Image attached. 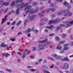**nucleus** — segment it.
<instances>
[{"mask_svg": "<svg viewBox=\"0 0 73 73\" xmlns=\"http://www.w3.org/2000/svg\"><path fill=\"white\" fill-rule=\"evenodd\" d=\"M68 12V13H66L63 15V16H68H68H72V13H70L69 10H66V11L65 10H62L60 11H59L57 14V15L60 16V15H61L62 13H65V12Z\"/></svg>", "mask_w": 73, "mask_h": 73, "instance_id": "f257e3e1", "label": "nucleus"}, {"mask_svg": "<svg viewBox=\"0 0 73 73\" xmlns=\"http://www.w3.org/2000/svg\"><path fill=\"white\" fill-rule=\"evenodd\" d=\"M28 3L25 4L24 3H22L21 5H18V7H20V6L21 7H19V8L17 9L16 10V14L18 15H19V9H22L23 7H27L28 6Z\"/></svg>", "mask_w": 73, "mask_h": 73, "instance_id": "f03ea898", "label": "nucleus"}, {"mask_svg": "<svg viewBox=\"0 0 73 73\" xmlns=\"http://www.w3.org/2000/svg\"><path fill=\"white\" fill-rule=\"evenodd\" d=\"M50 7H53V8L52 9L50 8L48 9H46V11H47V13H48V12H49V11H52L53 12H54L55 11V9H54V8H56L57 7L56 6L54 5L52 3H50Z\"/></svg>", "mask_w": 73, "mask_h": 73, "instance_id": "7ed1b4c3", "label": "nucleus"}, {"mask_svg": "<svg viewBox=\"0 0 73 73\" xmlns=\"http://www.w3.org/2000/svg\"><path fill=\"white\" fill-rule=\"evenodd\" d=\"M38 11V8H36V10H33V9H31L30 10H28L26 12V13H29L30 14H33L36 13Z\"/></svg>", "mask_w": 73, "mask_h": 73, "instance_id": "20e7f679", "label": "nucleus"}, {"mask_svg": "<svg viewBox=\"0 0 73 73\" xmlns=\"http://www.w3.org/2000/svg\"><path fill=\"white\" fill-rule=\"evenodd\" d=\"M60 19H57L54 20V21H50L49 23V25L51 24H55V23H57L60 22Z\"/></svg>", "mask_w": 73, "mask_h": 73, "instance_id": "39448f33", "label": "nucleus"}, {"mask_svg": "<svg viewBox=\"0 0 73 73\" xmlns=\"http://www.w3.org/2000/svg\"><path fill=\"white\" fill-rule=\"evenodd\" d=\"M57 59H59L61 61H69V59L67 57H66L64 59H62V57L61 56H58Z\"/></svg>", "mask_w": 73, "mask_h": 73, "instance_id": "423d86ee", "label": "nucleus"}, {"mask_svg": "<svg viewBox=\"0 0 73 73\" xmlns=\"http://www.w3.org/2000/svg\"><path fill=\"white\" fill-rule=\"evenodd\" d=\"M65 24H67L66 26V28L67 27H70V25H72L73 24V21H72L71 22H69L67 21H66L65 23Z\"/></svg>", "mask_w": 73, "mask_h": 73, "instance_id": "0eeeda50", "label": "nucleus"}, {"mask_svg": "<svg viewBox=\"0 0 73 73\" xmlns=\"http://www.w3.org/2000/svg\"><path fill=\"white\" fill-rule=\"evenodd\" d=\"M63 4L65 7H67V8L68 9H70L71 8V6H70V4H68V3L66 2V1H64Z\"/></svg>", "mask_w": 73, "mask_h": 73, "instance_id": "6e6552de", "label": "nucleus"}, {"mask_svg": "<svg viewBox=\"0 0 73 73\" xmlns=\"http://www.w3.org/2000/svg\"><path fill=\"white\" fill-rule=\"evenodd\" d=\"M69 67V64L67 63H65L64 64V66H62L61 67L62 69H64V68H65V69H68Z\"/></svg>", "mask_w": 73, "mask_h": 73, "instance_id": "1a4fd4ad", "label": "nucleus"}, {"mask_svg": "<svg viewBox=\"0 0 73 73\" xmlns=\"http://www.w3.org/2000/svg\"><path fill=\"white\" fill-rule=\"evenodd\" d=\"M69 45V44H64V47L63 48V50H68V47H67Z\"/></svg>", "mask_w": 73, "mask_h": 73, "instance_id": "9d476101", "label": "nucleus"}, {"mask_svg": "<svg viewBox=\"0 0 73 73\" xmlns=\"http://www.w3.org/2000/svg\"><path fill=\"white\" fill-rule=\"evenodd\" d=\"M0 46L1 47H3L4 48H6L7 46V45L5 44L4 42H3L1 44Z\"/></svg>", "mask_w": 73, "mask_h": 73, "instance_id": "9b49d317", "label": "nucleus"}, {"mask_svg": "<svg viewBox=\"0 0 73 73\" xmlns=\"http://www.w3.org/2000/svg\"><path fill=\"white\" fill-rule=\"evenodd\" d=\"M9 4V3L4 2L1 5V6H3L4 5H5V6H8Z\"/></svg>", "mask_w": 73, "mask_h": 73, "instance_id": "f8f14e48", "label": "nucleus"}, {"mask_svg": "<svg viewBox=\"0 0 73 73\" xmlns=\"http://www.w3.org/2000/svg\"><path fill=\"white\" fill-rule=\"evenodd\" d=\"M47 40H48L47 38H45L44 40L43 41H39V43H44V42H46V41H47Z\"/></svg>", "mask_w": 73, "mask_h": 73, "instance_id": "ddd939ff", "label": "nucleus"}, {"mask_svg": "<svg viewBox=\"0 0 73 73\" xmlns=\"http://www.w3.org/2000/svg\"><path fill=\"white\" fill-rule=\"evenodd\" d=\"M48 21V19L46 18H42L40 20V21H44V22L45 21Z\"/></svg>", "mask_w": 73, "mask_h": 73, "instance_id": "4468645a", "label": "nucleus"}, {"mask_svg": "<svg viewBox=\"0 0 73 73\" xmlns=\"http://www.w3.org/2000/svg\"><path fill=\"white\" fill-rule=\"evenodd\" d=\"M36 16H37L36 15H34L32 17H30V20H31V21H32V20H33L35 17Z\"/></svg>", "mask_w": 73, "mask_h": 73, "instance_id": "2eb2a0df", "label": "nucleus"}, {"mask_svg": "<svg viewBox=\"0 0 73 73\" xmlns=\"http://www.w3.org/2000/svg\"><path fill=\"white\" fill-rule=\"evenodd\" d=\"M30 53V51H29L28 53H27L26 54H25V53H24L23 55L22 56V58H24L25 57V54H28Z\"/></svg>", "mask_w": 73, "mask_h": 73, "instance_id": "dca6fc26", "label": "nucleus"}, {"mask_svg": "<svg viewBox=\"0 0 73 73\" xmlns=\"http://www.w3.org/2000/svg\"><path fill=\"white\" fill-rule=\"evenodd\" d=\"M31 32V29H28L27 30H26V32H25V33L26 34H27V33H29V32Z\"/></svg>", "mask_w": 73, "mask_h": 73, "instance_id": "f3484780", "label": "nucleus"}, {"mask_svg": "<svg viewBox=\"0 0 73 73\" xmlns=\"http://www.w3.org/2000/svg\"><path fill=\"white\" fill-rule=\"evenodd\" d=\"M54 28V26L53 25H51L49 27H46V28H48L49 29H52V28Z\"/></svg>", "mask_w": 73, "mask_h": 73, "instance_id": "a211bd4d", "label": "nucleus"}, {"mask_svg": "<svg viewBox=\"0 0 73 73\" xmlns=\"http://www.w3.org/2000/svg\"><path fill=\"white\" fill-rule=\"evenodd\" d=\"M32 8V6H29L26 7L25 9V11H26L27 9H31Z\"/></svg>", "mask_w": 73, "mask_h": 73, "instance_id": "6ab92c4d", "label": "nucleus"}, {"mask_svg": "<svg viewBox=\"0 0 73 73\" xmlns=\"http://www.w3.org/2000/svg\"><path fill=\"white\" fill-rule=\"evenodd\" d=\"M56 49L58 50H60V49H62V47L60 46H58L56 47Z\"/></svg>", "mask_w": 73, "mask_h": 73, "instance_id": "aec40b11", "label": "nucleus"}, {"mask_svg": "<svg viewBox=\"0 0 73 73\" xmlns=\"http://www.w3.org/2000/svg\"><path fill=\"white\" fill-rule=\"evenodd\" d=\"M7 20V19H3L1 23V24H3V23H4V22H5V21H6Z\"/></svg>", "mask_w": 73, "mask_h": 73, "instance_id": "412c9836", "label": "nucleus"}, {"mask_svg": "<svg viewBox=\"0 0 73 73\" xmlns=\"http://www.w3.org/2000/svg\"><path fill=\"white\" fill-rule=\"evenodd\" d=\"M15 1H13L12 3L11 4V5L12 6V7H13V6H14L15 5Z\"/></svg>", "mask_w": 73, "mask_h": 73, "instance_id": "4be33fe9", "label": "nucleus"}, {"mask_svg": "<svg viewBox=\"0 0 73 73\" xmlns=\"http://www.w3.org/2000/svg\"><path fill=\"white\" fill-rule=\"evenodd\" d=\"M12 12H13V13H15V11H14V10H12L8 14V15H11L12 14Z\"/></svg>", "mask_w": 73, "mask_h": 73, "instance_id": "5701e85b", "label": "nucleus"}, {"mask_svg": "<svg viewBox=\"0 0 73 73\" xmlns=\"http://www.w3.org/2000/svg\"><path fill=\"white\" fill-rule=\"evenodd\" d=\"M6 70L9 72L11 73L12 72V70L11 69H8V68H6Z\"/></svg>", "mask_w": 73, "mask_h": 73, "instance_id": "b1692460", "label": "nucleus"}, {"mask_svg": "<svg viewBox=\"0 0 73 73\" xmlns=\"http://www.w3.org/2000/svg\"><path fill=\"white\" fill-rule=\"evenodd\" d=\"M21 21H19L16 24V25L17 26H18V25H19L20 24H21Z\"/></svg>", "mask_w": 73, "mask_h": 73, "instance_id": "393cba45", "label": "nucleus"}, {"mask_svg": "<svg viewBox=\"0 0 73 73\" xmlns=\"http://www.w3.org/2000/svg\"><path fill=\"white\" fill-rule=\"evenodd\" d=\"M62 36L63 38H65V37H66V34H63L62 35Z\"/></svg>", "mask_w": 73, "mask_h": 73, "instance_id": "a878e982", "label": "nucleus"}, {"mask_svg": "<svg viewBox=\"0 0 73 73\" xmlns=\"http://www.w3.org/2000/svg\"><path fill=\"white\" fill-rule=\"evenodd\" d=\"M23 1V0H17L16 1V2L17 3H19V2H22Z\"/></svg>", "mask_w": 73, "mask_h": 73, "instance_id": "bb28decb", "label": "nucleus"}, {"mask_svg": "<svg viewBox=\"0 0 73 73\" xmlns=\"http://www.w3.org/2000/svg\"><path fill=\"white\" fill-rule=\"evenodd\" d=\"M10 40H11L12 41H15V38H11Z\"/></svg>", "mask_w": 73, "mask_h": 73, "instance_id": "cd10ccee", "label": "nucleus"}, {"mask_svg": "<svg viewBox=\"0 0 73 73\" xmlns=\"http://www.w3.org/2000/svg\"><path fill=\"white\" fill-rule=\"evenodd\" d=\"M10 54H8V53H6V55H5V56L6 57V58H7L8 56H9Z\"/></svg>", "mask_w": 73, "mask_h": 73, "instance_id": "c85d7f7f", "label": "nucleus"}, {"mask_svg": "<svg viewBox=\"0 0 73 73\" xmlns=\"http://www.w3.org/2000/svg\"><path fill=\"white\" fill-rule=\"evenodd\" d=\"M43 71L44 72V73H50V72H49V71H48L47 70H43Z\"/></svg>", "mask_w": 73, "mask_h": 73, "instance_id": "c756f323", "label": "nucleus"}, {"mask_svg": "<svg viewBox=\"0 0 73 73\" xmlns=\"http://www.w3.org/2000/svg\"><path fill=\"white\" fill-rule=\"evenodd\" d=\"M38 4V3H37V2H34L33 4V6H35V5H37V4Z\"/></svg>", "mask_w": 73, "mask_h": 73, "instance_id": "7c9ffc66", "label": "nucleus"}, {"mask_svg": "<svg viewBox=\"0 0 73 73\" xmlns=\"http://www.w3.org/2000/svg\"><path fill=\"white\" fill-rule=\"evenodd\" d=\"M52 56H53V57H57V55L55 54H53Z\"/></svg>", "mask_w": 73, "mask_h": 73, "instance_id": "2f4dec72", "label": "nucleus"}, {"mask_svg": "<svg viewBox=\"0 0 73 73\" xmlns=\"http://www.w3.org/2000/svg\"><path fill=\"white\" fill-rule=\"evenodd\" d=\"M65 42V41H63L60 42V44H64Z\"/></svg>", "mask_w": 73, "mask_h": 73, "instance_id": "473e14b6", "label": "nucleus"}, {"mask_svg": "<svg viewBox=\"0 0 73 73\" xmlns=\"http://www.w3.org/2000/svg\"><path fill=\"white\" fill-rule=\"evenodd\" d=\"M54 34L53 33V34H51L49 35V36H54Z\"/></svg>", "mask_w": 73, "mask_h": 73, "instance_id": "72a5a7b5", "label": "nucleus"}, {"mask_svg": "<svg viewBox=\"0 0 73 73\" xmlns=\"http://www.w3.org/2000/svg\"><path fill=\"white\" fill-rule=\"evenodd\" d=\"M55 38L58 41L59 40H60V38L58 37H55Z\"/></svg>", "mask_w": 73, "mask_h": 73, "instance_id": "f704fd0d", "label": "nucleus"}, {"mask_svg": "<svg viewBox=\"0 0 73 73\" xmlns=\"http://www.w3.org/2000/svg\"><path fill=\"white\" fill-rule=\"evenodd\" d=\"M27 22H28V20H26V21H25V23H24L25 25H26V24H27Z\"/></svg>", "mask_w": 73, "mask_h": 73, "instance_id": "c9c22d12", "label": "nucleus"}, {"mask_svg": "<svg viewBox=\"0 0 73 73\" xmlns=\"http://www.w3.org/2000/svg\"><path fill=\"white\" fill-rule=\"evenodd\" d=\"M8 10V8H7L5 10V11L4 12V13H5L7 12V11Z\"/></svg>", "mask_w": 73, "mask_h": 73, "instance_id": "e433bc0d", "label": "nucleus"}, {"mask_svg": "<svg viewBox=\"0 0 73 73\" xmlns=\"http://www.w3.org/2000/svg\"><path fill=\"white\" fill-rule=\"evenodd\" d=\"M28 49H26L24 50V53H25L26 52H28Z\"/></svg>", "mask_w": 73, "mask_h": 73, "instance_id": "4c0bfd02", "label": "nucleus"}, {"mask_svg": "<svg viewBox=\"0 0 73 73\" xmlns=\"http://www.w3.org/2000/svg\"><path fill=\"white\" fill-rule=\"evenodd\" d=\"M17 54L18 55H20V56H21V53L19 52H17Z\"/></svg>", "mask_w": 73, "mask_h": 73, "instance_id": "58836bf2", "label": "nucleus"}, {"mask_svg": "<svg viewBox=\"0 0 73 73\" xmlns=\"http://www.w3.org/2000/svg\"><path fill=\"white\" fill-rule=\"evenodd\" d=\"M60 27H65V25L62 24V25H60Z\"/></svg>", "mask_w": 73, "mask_h": 73, "instance_id": "ea45409f", "label": "nucleus"}, {"mask_svg": "<svg viewBox=\"0 0 73 73\" xmlns=\"http://www.w3.org/2000/svg\"><path fill=\"white\" fill-rule=\"evenodd\" d=\"M33 50L34 51H35L36 50V48L35 47H33Z\"/></svg>", "mask_w": 73, "mask_h": 73, "instance_id": "a19ab883", "label": "nucleus"}, {"mask_svg": "<svg viewBox=\"0 0 73 73\" xmlns=\"http://www.w3.org/2000/svg\"><path fill=\"white\" fill-rule=\"evenodd\" d=\"M60 27L59 26L57 27L56 29V30H59L60 29Z\"/></svg>", "mask_w": 73, "mask_h": 73, "instance_id": "79ce46f5", "label": "nucleus"}, {"mask_svg": "<svg viewBox=\"0 0 73 73\" xmlns=\"http://www.w3.org/2000/svg\"><path fill=\"white\" fill-rule=\"evenodd\" d=\"M11 24V22H9L8 21L7 22V24L8 25H9Z\"/></svg>", "mask_w": 73, "mask_h": 73, "instance_id": "37998d69", "label": "nucleus"}, {"mask_svg": "<svg viewBox=\"0 0 73 73\" xmlns=\"http://www.w3.org/2000/svg\"><path fill=\"white\" fill-rule=\"evenodd\" d=\"M15 23H16V21H14V22L12 24V25H15Z\"/></svg>", "mask_w": 73, "mask_h": 73, "instance_id": "c03bdc74", "label": "nucleus"}, {"mask_svg": "<svg viewBox=\"0 0 73 73\" xmlns=\"http://www.w3.org/2000/svg\"><path fill=\"white\" fill-rule=\"evenodd\" d=\"M48 30L46 29H45L44 30V32H46V33H47V32H48Z\"/></svg>", "mask_w": 73, "mask_h": 73, "instance_id": "a18cd8bd", "label": "nucleus"}, {"mask_svg": "<svg viewBox=\"0 0 73 73\" xmlns=\"http://www.w3.org/2000/svg\"><path fill=\"white\" fill-rule=\"evenodd\" d=\"M30 58H32V59H33V58H34V57H33L32 55H31L30 56Z\"/></svg>", "mask_w": 73, "mask_h": 73, "instance_id": "49530a36", "label": "nucleus"}, {"mask_svg": "<svg viewBox=\"0 0 73 73\" xmlns=\"http://www.w3.org/2000/svg\"><path fill=\"white\" fill-rule=\"evenodd\" d=\"M42 60V59H40L38 60V62L39 63H41V61Z\"/></svg>", "mask_w": 73, "mask_h": 73, "instance_id": "de8ad7c7", "label": "nucleus"}, {"mask_svg": "<svg viewBox=\"0 0 73 73\" xmlns=\"http://www.w3.org/2000/svg\"><path fill=\"white\" fill-rule=\"evenodd\" d=\"M35 69H31V72H34V71H35Z\"/></svg>", "mask_w": 73, "mask_h": 73, "instance_id": "09e8293b", "label": "nucleus"}, {"mask_svg": "<svg viewBox=\"0 0 73 73\" xmlns=\"http://www.w3.org/2000/svg\"><path fill=\"white\" fill-rule=\"evenodd\" d=\"M56 16V14H54L53 15H51V16H52V17H54V16Z\"/></svg>", "mask_w": 73, "mask_h": 73, "instance_id": "8fccbe9b", "label": "nucleus"}, {"mask_svg": "<svg viewBox=\"0 0 73 73\" xmlns=\"http://www.w3.org/2000/svg\"><path fill=\"white\" fill-rule=\"evenodd\" d=\"M21 34H22V33L21 32H19L18 33V35H21Z\"/></svg>", "mask_w": 73, "mask_h": 73, "instance_id": "3c124183", "label": "nucleus"}, {"mask_svg": "<svg viewBox=\"0 0 73 73\" xmlns=\"http://www.w3.org/2000/svg\"><path fill=\"white\" fill-rule=\"evenodd\" d=\"M50 68H53V65H52L51 66L49 67Z\"/></svg>", "mask_w": 73, "mask_h": 73, "instance_id": "603ef678", "label": "nucleus"}, {"mask_svg": "<svg viewBox=\"0 0 73 73\" xmlns=\"http://www.w3.org/2000/svg\"><path fill=\"white\" fill-rule=\"evenodd\" d=\"M70 38H71V40H73V37L72 36H70Z\"/></svg>", "mask_w": 73, "mask_h": 73, "instance_id": "864d4df0", "label": "nucleus"}, {"mask_svg": "<svg viewBox=\"0 0 73 73\" xmlns=\"http://www.w3.org/2000/svg\"><path fill=\"white\" fill-rule=\"evenodd\" d=\"M21 61V60H20V59H19L18 60V62H20Z\"/></svg>", "mask_w": 73, "mask_h": 73, "instance_id": "5fc2aeb1", "label": "nucleus"}, {"mask_svg": "<svg viewBox=\"0 0 73 73\" xmlns=\"http://www.w3.org/2000/svg\"><path fill=\"white\" fill-rule=\"evenodd\" d=\"M43 8H44V6H43V7H41V8H40V10L42 9H43Z\"/></svg>", "mask_w": 73, "mask_h": 73, "instance_id": "6e6d98bb", "label": "nucleus"}, {"mask_svg": "<svg viewBox=\"0 0 73 73\" xmlns=\"http://www.w3.org/2000/svg\"><path fill=\"white\" fill-rule=\"evenodd\" d=\"M27 68H32V67L31 66H28Z\"/></svg>", "mask_w": 73, "mask_h": 73, "instance_id": "4d7b16f0", "label": "nucleus"}, {"mask_svg": "<svg viewBox=\"0 0 73 73\" xmlns=\"http://www.w3.org/2000/svg\"><path fill=\"white\" fill-rule=\"evenodd\" d=\"M70 45H71V46H73V42H71V44H70Z\"/></svg>", "mask_w": 73, "mask_h": 73, "instance_id": "13d9d810", "label": "nucleus"}, {"mask_svg": "<svg viewBox=\"0 0 73 73\" xmlns=\"http://www.w3.org/2000/svg\"><path fill=\"white\" fill-rule=\"evenodd\" d=\"M50 60H51L52 61H54V59L53 58H50Z\"/></svg>", "mask_w": 73, "mask_h": 73, "instance_id": "bf43d9fd", "label": "nucleus"}, {"mask_svg": "<svg viewBox=\"0 0 73 73\" xmlns=\"http://www.w3.org/2000/svg\"><path fill=\"white\" fill-rule=\"evenodd\" d=\"M31 31H32V32H33L34 31V28H33L31 29Z\"/></svg>", "mask_w": 73, "mask_h": 73, "instance_id": "052dcab7", "label": "nucleus"}, {"mask_svg": "<svg viewBox=\"0 0 73 73\" xmlns=\"http://www.w3.org/2000/svg\"><path fill=\"white\" fill-rule=\"evenodd\" d=\"M43 24H44L40 23V26H41V25H43Z\"/></svg>", "mask_w": 73, "mask_h": 73, "instance_id": "680f3d73", "label": "nucleus"}, {"mask_svg": "<svg viewBox=\"0 0 73 73\" xmlns=\"http://www.w3.org/2000/svg\"><path fill=\"white\" fill-rule=\"evenodd\" d=\"M28 36H29V37H30L31 36V34H28Z\"/></svg>", "mask_w": 73, "mask_h": 73, "instance_id": "e2e57ef3", "label": "nucleus"}, {"mask_svg": "<svg viewBox=\"0 0 73 73\" xmlns=\"http://www.w3.org/2000/svg\"><path fill=\"white\" fill-rule=\"evenodd\" d=\"M42 13H43V14H44V13H45V10L43 11L42 12Z\"/></svg>", "mask_w": 73, "mask_h": 73, "instance_id": "0e129e2a", "label": "nucleus"}, {"mask_svg": "<svg viewBox=\"0 0 73 73\" xmlns=\"http://www.w3.org/2000/svg\"><path fill=\"white\" fill-rule=\"evenodd\" d=\"M14 27L13 26L11 27V29H12V30H13V28H14Z\"/></svg>", "mask_w": 73, "mask_h": 73, "instance_id": "69168bd1", "label": "nucleus"}, {"mask_svg": "<svg viewBox=\"0 0 73 73\" xmlns=\"http://www.w3.org/2000/svg\"><path fill=\"white\" fill-rule=\"evenodd\" d=\"M40 50H42L43 49H44L43 48H40Z\"/></svg>", "mask_w": 73, "mask_h": 73, "instance_id": "338daca9", "label": "nucleus"}, {"mask_svg": "<svg viewBox=\"0 0 73 73\" xmlns=\"http://www.w3.org/2000/svg\"><path fill=\"white\" fill-rule=\"evenodd\" d=\"M73 57V55H72L70 56V57Z\"/></svg>", "mask_w": 73, "mask_h": 73, "instance_id": "774afa93", "label": "nucleus"}]
</instances>
